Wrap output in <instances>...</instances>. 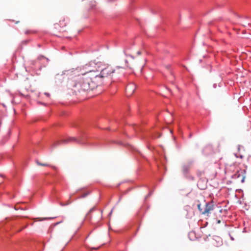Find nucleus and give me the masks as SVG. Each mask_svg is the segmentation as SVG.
<instances>
[{"label": "nucleus", "mask_w": 251, "mask_h": 251, "mask_svg": "<svg viewBox=\"0 0 251 251\" xmlns=\"http://www.w3.org/2000/svg\"><path fill=\"white\" fill-rule=\"evenodd\" d=\"M122 68L117 66L116 68H113L111 66H107L100 71L99 75L94 71H89L77 75L78 71L75 70L70 75L68 85L75 93L93 90L107 81L111 80L116 71Z\"/></svg>", "instance_id": "obj_1"}, {"label": "nucleus", "mask_w": 251, "mask_h": 251, "mask_svg": "<svg viewBox=\"0 0 251 251\" xmlns=\"http://www.w3.org/2000/svg\"><path fill=\"white\" fill-rule=\"evenodd\" d=\"M127 59L125 60V63L126 66L130 69H132L137 65V61L134 60L132 56L126 55Z\"/></svg>", "instance_id": "obj_2"}, {"label": "nucleus", "mask_w": 251, "mask_h": 251, "mask_svg": "<svg viewBox=\"0 0 251 251\" xmlns=\"http://www.w3.org/2000/svg\"><path fill=\"white\" fill-rule=\"evenodd\" d=\"M246 171L245 170H238L237 172L234 175L233 178L241 179L240 181L242 183L244 182Z\"/></svg>", "instance_id": "obj_3"}, {"label": "nucleus", "mask_w": 251, "mask_h": 251, "mask_svg": "<svg viewBox=\"0 0 251 251\" xmlns=\"http://www.w3.org/2000/svg\"><path fill=\"white\" fill-rule=\"evenodd\" d=\"M136 85L133 83H129L126 88V94L127 97L131 96L136 90Z\"/></svg>", "instance_id": "obj_4"}, {"label": "nucleus", "mask_w": 251, "mask_h": 251, "mask_svg": "<svg viewBox=\"0 0 251 251\" xmlns=\"http://www.w3.org/2000/svg\"><path fill=\"white\" fill-rule=\"evenodd\" d=\"M213 209L214 204L212 202L206 203L204 210L202 211V214L208 215Z\"/></svg>", "instance_id": "obj_5"}, {"label": "nucleus", "mask_w": 251, "mask_h": 251, "mask_svg": "<svg viewBox=\"0 0 251 251\" xmlns=\"http://www.w3.org/2000/svg\"><path fill=\"white\" fill-rule=\"evenodd\" d=\"M191 164L190 163H184L182 165L181 170L184 175H186L189 172Z\"/></svg>", "instance_id": "obj_6"}, {"label": "nucleus", "mask_w": 251, "mask_h": 251, "mask_svg": "<svg viewBox=\"0 0 251 251\" xmlns=\"http://www.w3.org/2000/svg\"><path fill=\"white\" fill-rule=\"evenodd\" d=\"M64 78V75L62 74H57L55 76V79L58 81H61Z\"/></svg>", "instance_id": "obj_7"}, {"label": "nucleus", "mask_w": 251, "mask_h": 251, "mask_svg": "<svg viewBox=\"0 0 251 251\" xmlns=\"http://www.w3.org/2000/svg\"><path fill=\"white\" fill-rule=\"evenodd\" d=\"M36 163L39 166H44V167L50 166V165L49 164H48L47 163H41L38 160H36Z\"/></svg>", "instance_id": "obj_8"}, {"label": "nucleus", "mask_w": 251, "mask_h": 251, "mask_svg": "<svg viewBox=\"0 0 251 251\" xmlns=\"http://www.w3.org/2000/svg\"><path fill=\"white\" fill-rule=\"evenodd\" d=\"M88 193H83L79 198H83L86 197L88 195Z\"/></svg>", "instance_id": "obj_9"}, {"label": "nucleus", "mask_w": 251, "mask_h": 251, "mask_svg": "<svg viewBox=\"0 0 251 251\" xmlns=\"http://www.w3.org/2000/svg\"><path fill=\"white\" fill-rule=\"evenodd\" d=\"M201 204H198V208L199 209V210L201 212V213L202 214V211H203V210H202V209L201 208Z\"/></svg>", "instance_id": "obj_10"}, {"label": "nucleus", "mask_w": 251, "mask_h": 251, "mask_svg": "<svg viewBox=\"0 0 251 251\" xmlns=\"http://www.w3.org/2000/svg\"><path fill=\"white\" fill-rule=\"evenodd\" d=\"M33 33V31H30V30H26L25 32V33L26 34H27L28 33Z\"/></svg>", "instance_id": "obj_11"}, {"label": "nucleus", "mask_w": 251, "mask_h": 251, "mask_svg": "<svg viewBox=\"0 0 251 251\" xmlns=\"http://www.w3.org/2000/svg\"><path fill=\"white\" fill-rule=\"evenodd\" d=\"M95 209V207H93L89 211L88 214H89V213H91L92 211H93Z\"/></svg>", "instance_id": "obj_12"}, {"label": "nucleus", "mask_w": 251, "mask_h": 251, "mask_svg": "<svg viewBox=\"0 0 251 251\" xmlns=\"http://www.w3.org/2000/svg\"><path fill=\"white\" fill-rule=\"evenodd\" d=\"M75 139L74 138H70L68 139L69 141H75Z\"/></svg>", "instance_id": "obj_13"}, {"label": "nucleus", "mask_w": 251, "mask_h": 251, "mask_svg": "<svg viewBox=\"0 0 251 251\" xmlns=\"http://www.w3.org/2000/svg\"><path fill=\"white\" fill-rule=\"evenodd\" d=\"M45 94L47 95L48 97L50 96V94L49 93H45Z\"/></svg>", "instance_id": "obj_14"}, {"label": "nucleus", "mask_w": 251, "mask_h": 251, "mask_svg": "<svg viewBox=\"0 0 251 251\" xmlns=\"http://www.w3.org/2000/svg\"><path fill=\"white\" fill-rule=\"evenodd\" d=\"M24 229V228H20V229H19L18 232H20L21 231H22L23 229Z\"/></svg>", "instance_id": "obj_15"}, {"label": "nucleus", "mask_w": 251, "mask_h": 251, "mask_svg": "<svg viewBox=\"0 0 251 251\" xmlns=\"http://www.w3.org/2000/svg\"><path fill=\"white\" fill-rule=\"evenodd\" d=\"M51 167L53 169H56V167H55V166H51Z\"/></svg>", "instance_id": "obj_16"}, {"label": "nucleus", "mask_w": 251, "mask_h": 251, "mask_svg": "<svg viewBox=\"0 0 251 251\" xmlns=\"http://www.w3.org/2000/svg\"><path fill=\"white\" fill-rule=\"evenodd\" d=\"M59 239L60 240H62V236H59Z\"/></svg>", "instance_id": "obj_17"}, {"label": "nucleus", "mask_w": 251, "mask_h": 251, "mask_svg": "<svg viewBox=\"0 0 251 251\" xmlns=\"http://www.w3.org/2000/svg\"><path fill=\"white\" fill-rule=\"evenodd\" d=\"M73 194H72L70 195V199L73 196Z\"/></svg>", "instance_id": "obj_18"}, {"label": "nucleus", "mask_w": 251, "mask_h": 251, "mask_svg": "<svg viewBox=\"0 0 251 251\" xmlns=\"http://www.w3.org/2000/svg\"><path fill=\"white\" fill-rule=\"evenodd\" d=\"M137 54H141V52H140V51H138L137 52Z\"/></svg>", "instance_id": "obj_19"}, {"label": "nucleus", "mask_w": 251, "mask_h": 251, "mask_svg": "<svg viewBox=\"0 0 251 251\" xmlns=\"http://www.w3.org/2000/svg\"><path fill=\"white\" fill-rule=\"evenodd\" d=\"M27 226V225H26L25 226H24V227H23V228H26Z\"/></svg>", "instance_id": "obj_20"}, {"label": "nucleus", "mask_w": 251, "mask_h": 251, "mask_svg": "<svg viewBox=\"0 0 251 251\" xmlns=\"http://www.w3.org/2000/svg\"><path fill=\"white\" fill-rule=\"evenodd\" d=\"M112 211H111L110 213V215L112 214Z\"/></svg>", "instance_id": "obj_21"}, {"label": "nucleus", "mask_w": 251, "mask_h": 251, "mask_svg": "<svg viewBox=\"0 0 251 251\" xmlns=\"http://www.w3.org/2000/svg\"><path fill=\"white\" fill-rule=\"evenodd\" d=\"M218 223H220V220H219V221H218Z\"/></svg>", "instance_id": "obj_22"}, {"label": "nucleus", "mask_w": 251, "mask_h": 251, "mask_svg": "<svg viewBox=\"0 0 251 251\" xmlns=\"http://www.w3.org/2000/svg\"><path fill=\"white\" fill-rule=\"evenodd\" d=\"M59 223H56V225H57V224H58Z\"/></svg>", "instance_id": "obj_23"}, {"label": "nucleus", "mask_w": 251, "mask_h": 251, "mask_svg": "<svg viewBox=\"0 0 251 251\" xmlns=\"http://www.w3.org/2000/svg\"><path fill=\"white\" fill-rule=\"evenodd\" d=\"M99 248L95 249V250H98Z\"/></svg>", "instance_id": "obj_24"}]
</instances>
